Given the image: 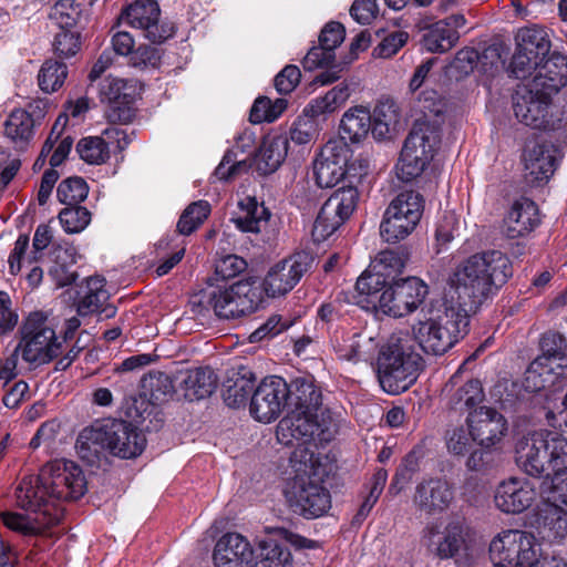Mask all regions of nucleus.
<instances>
[{
	"mask_svg": "<svg viewBox=\"0 0 567 567\" xmlns=\"http://www.w3.org/2000/svg\"><path fill=\"white\" fill-rule=\"evenodd\" d=\"M30 515L3 512L0 514L2 523L10 529L29 535L39 533L41 529L56 524L61 519L59 511L52 512L50 508L41 506L39 509H27Z\"/></svg>",
	"mask_w": 567,
	"mask_h": 567,
	"instance_id": "obj_28",
	"label": "nucleus"
},
{
	"mask_svg": "<svg viewBox=\"0 0 567 567\" xmlns=\"http://www.w3.org/2000/svg\"><path fill=\"white\" fill-rule=\"evenodd\" d=\"M66 75L68 71L64 63L48 60L43 63L39 72V86L43 92H54L62 86Z\"/></svg>",
	"mask_w": 567,
	"mask_h": 567,
	"instance_id": "obj_48",
	"label": "nucleus"
},
{
	"mask_svg": "<svg viewBox=\"0 0 567 567\" xmlns=\"http://www.w3.org/2000/svg\"><path fill=\"white\" fill-rule=\"evenodd\" d=\"M516 463L529 476L545 477L540 494L551 505L567 507V440L547 430L522 437L516 445Z\"/></svg>",
	"mask_w": 567,
	"mask_h": 567,
	"instance_id": "obj_1",
	"label": "nucleus"
},
{
	"mask_svg": "<svg viewBox=\"0 0 567 567\" xmlns=\"http://www.w3.org/2000/svg\"><path fill=\"white\" fill-rule=\"evenodd\" d=\"M203 302L209 306L218 318L237 319L258 309L262 302L261 287L255 279L213 287L203 293L199 303Z\"/></svg>",
	"mask_w": 567,
	"mask_h": 567,
	"instance_id": "obj_12",
	"label": "nucleus"
},
{
	"mask_svg": "<svg viewBox=\"0 0 567 567\" xmlns=\"http://www.w3.org/2000/svg\"><path fill=\"white\" fill-rule=\"evenodd\" d=\"M291 322L282 320L281 316L272 315L265 323L250 334L251 342H258L266 338H272L290 327Z\"/></svg>",
	"mask_w": 567,
	"mask_h": 567,
	"instance_id": "obj_58",
	"label": "nucleus"
},
{
	"mask_svg": "<svg viewBox=\"0 0 567 567\" xmlns=\"http://www.w3.org/2000/svg\"><path fill=\"white\" fill-rule=\"evenodd\" d=\"M559 159L558 150L549 143L528 145L523 154L524 177L529 185L546 183Z\"/></svg>",
	"mask_w": 567,
	"mask_h": 567,
	"instance_id": "obj_23",
	"label": "nucleus"
},
{
	"mask_svg": "<svg viewBox=\"0 0 567 567\" xmlns=\"http://www.w3.org/2000/svg\"><path fill=\"white\" fill-rule=\"evenodd\" d=\"M59 220L68 234L83 231L91 221V213L82 206L70 205L59 213Z\"/></svg>",
	"mask_w": 567,
	"mask_h": 567,
	"instance_id": "obj_51",
	"label": "nucleus"
},
{
	"mask_svg": "<svg viewBox=\"0 0 567 567\" xmlns=\"http://www.w3.org/2000/svg\"><path fill=\"white\" fill-rule=\"evenodd\" d=\"M358 303L370 311L393 318H403L416 311L424 302L427 285L408 277L388 285L381 272H363L357 280Z\"/></svg>",
	"mask_w": 567,
	"mask_h": 567,
	"instance_id": "obj_4",
	"label": "nucleus"
},
{
	"mask_svg": "<svg viewBox=\"0 0 567 567\" xmlns=\"http://www.w3.org/2000/svg\"><path fill=\"white\" fill-rule=\"evenodd\" d=\"M86 482L82 470L72 461L55 460L47 463L38 476H24L16 488V503L22 509L41 506L63 515L62 503L84 495Z\"/></svg>",
	"mask_w": 567,
	"mask_h": 567,
	"instance_id": "obj_2",
	"label": "nucleus"
},
{
	"mask_svg": "<svg viewBox=\"0 0 567 567\" xmlns=\"http://www.w3.org/2000/svg\"><path fill=\"white\" fill-rule=\"evenodd\" d=\"M288 138L282 134H269L264 137L258 154L259 169L265 174L275 172L288 153Z\"/></svg>",
	"mask_w": 567,
	"mask_h": 567,
	"instance_id": "obj_34",
	"label": "nucleus"
},
{
	"mask_svg": "<svg viewBox=\"0 0 567 567\" xmlns=\"http://www.w3.org/2000/svg\"><path fill=\"white\" fill-rule=\"evenodd\" d=\"M351 95L349 84L342 82L329 90L324 95L312 99L306 112L312 116H327L337 112Z\"/></svg>",
	"mask_w": 567,
	"mask_h": 567,
	"instance_id": "obj_37",
	"label": "nucleus"
},
{
	"mask_svg": "<svg viewBox=\"0 0 567 567\" xmlns=\"http://www.w3.org/2000/svg\"><path fill=\"white\" fill-rule=\"evenodd\" d=\"M286 501L293 513L317 518L331 507V496L322 482L311 474L297 475L285 489Z\"/></svg>",
	"mask_w": 567,
	"mask_h": 567,
	"instance_id": "obj_15",
	"label": "nucleus"
},
{
	"mask_svg": "<svg viewBox=\"0 0 567 567\" xmlns=\"http://www.w3.org/2000/svg\"><path fill=\"white\" fill-rule=\"evenodd\" d=\"M290 553L277 544H269L260 547L258 560L251 561L247 567H290Z\"/></svg>",
	"mask_w": 567,
	"mask_h": 567,
	"instance_id": "obj_53",
	"label": "nucleus"
},
{
	"mask_svg": "<svg viewBox=\"0 0 567 567\" xmlns=\"http://www.w3.org/2000/svg\"><path fill=\"white\" fill-rule=\"evenodd\" d=\"M247 267L244 258L237 255H227L220 258L216 264V274L223 279L236 277Z\"/></svg>",
	"mask_w": 567,
	"mask_h": 567,
	"instance_id": "obj_64",
	"label": "nucleus"
},
{
	"mask_svg": "<svg viewBox=\"0 0 567 567\" xmlns=\"http://www.w3.org/2000/svg\"><path fill=\"white\" fill-rule=\"evenodd\" d=\"M464 527L461 522L450 523L444 533V538L439 545L440 555L443 557H454L464 545Z\"/></svg>",
	"mask_w": 567,
	"mask_h": 567,
	"instance_id": "obj_54",
	"label": "nucleus"
},
{
	"mask_svg": "<svg viewBox=\"0 0 567 567\" xmlns=\"http://www.w3.org/2000/svg\"><path fill=\"white\" fill-rule=\"evenodd\" d=\"M33 125L31 115L18 109L12 111L4 122V134L12 141L27 142L32 136Z\"/></svg>",
	"mask_w": 567,
	"mask_h": 567,
	"instance_id": "obj_45",
	"label": "nucleus"
},
{
	"mask_svg": "<svg viewBox=\"0 0 567 567\" xmlns=\"http://www.w3.org/2000/svg\"><path fill=\"white\" fill-rule=\"evenodd\" d=\"M454 499V489L444 478H429L416 486L414 503L426 514L442 513Z\"/></svg>",
	"mask_w": 567,
	"mask_h": 567,
	"instance_id": "obj_26",
	"label": "nucleus"
},
{
	"mask_svg": "<svg viewBox=\"0 0 567 567\" xmlns=\"http://www.w3.org/2000/svg\"><path fill=\"white\" fill-rule=\"evenodd\" d=\"M461 228V218L453 212H446L436 229L437 241L442 244H449L455 237L460 236Z\"/></svg>",
	"mask_w": 567,
	"mask_h": 567,
	"instance_id": "obj_56",
	"label": "nucleus"
},
{
	"mask_svg": "<svg viewBox=\"0 0 567 567\" xmlns=\"http://www.w3.org/2000/svg\"><path fill=\"white\" fill-rule=\"evenodd\" d=\"M540 223L537 205L529 198L515 200L503 220V233L516 239L530 234Z\"/></svg>",
	"mask_w": 567,
	"mask_h": 567,
	"instance_id": "obj_25",
	"label": "nucleus"
},
{
	"mask_svg": "<svg viewBox=\"0 0 567 567\" xmlns=\"http://www.w3.org/2000/svg\"><path fill=\"white\" fill-rule=\"evenodd\" d=\"M359 198L357 188L337 189L322 205L312 228L315 241L328 239L354 212Z\"/></svg>",
	"mask_w": 567,
	"mask_h": 567,
	"instance_id": "obj_16",
	"label": "nucleus"
},
{
	"mask_svg": "<svg viewBox=\"0 0 567 567\" xmlns=\"http://www.w3.org/2000/svg\"><path fill=\"white\" fill-rule=\"evenodd\" d=\"M378 379L389 394L406 391L417 379L423 359L408 331L393 332L378 354Z\"/></svg>",
	"mask_w": 567,
	"mask_h": 567,
	"instance_id": "obj_9",
	"label": "nucleus"
},
{
	"mask_svg": "<svg viewBox=\"0 0 567 567\" xmlns=\"http://www.w3.org/2000/svg\"><path fill=\"white\" fill-rule=\"evenodd\" d=\"M444 440L449 453L454 456L467 455L475 443L471 429L462 424L449 426Z\"/></svg>",
	"mask_w": 567,
	"mask_h": 567,
	"instance_id": "obj_42",
	"label": "nucleus"
},
{
	"mask_svg": "<svg viewBox=\"0 0 567 567\" xmlns=\"http://www.w3.org/2000/svg\"><path fill=\"white\" fill-rule=\"evenodd\" d=\"M440 127L435 123L417 121L404 141L396 174L402 182L419 177L431 163L440 144Z\"/></svg>",
	"mask_w": 567,
	"mask_h": 567,
	"instance_id": "obj_11",
	"label": "nucleus"
},
{
	"mask_svg": "<svg viewBox=\"0 0 567 567\" xmlns=\"http://www.w3.org/2000/svg\"><path fill=\"white\" fill-rule=\"evenodd\" d=\"M301 78V72L296 65L285 66L275 78V87L280 94H288L295 90Z\"/></svg>",
	"mask_w": 567,
	"mask_h": 567,
	"instance_id": "obj_63",
	"label": "nucleus"
},
{
	"mask_svg": "<svg viewBox=\"0 0 567 567\" xmlns=\"http://www.w3.org/2000/svg\"><path fill=\"white\" fill-rule=\"evenodd\" d=\"M465 423L471 429L475 443L485 452L498 449L508 432L505 416L491 406L470 411Z\"/></svg>",
	"mask_w": 567,
	"mask_h": 567,
	"instance_id": "obj_19",
	"label": "nucleus"
},
{
	"mask_svg": "<svg viewBox=\"0 0 567 567\" xmlns=\"http://www.w3.org/2000/svg\"><path fill=\"white\" fill-rule=\"evenodd\" d=\"M99 137L103 138V142L107 145L110 153L115 151L121 152L132 142V134H128L126 130L117 126H110L105 128Z\"/></svg>",
	"mask_w": 567,
	"mask_h": 567,
	"instance_id": "obj_61",
	"label": "nucleus"
},
{
	"mask_svg": "<svg viewBox=\"0 0 567 567\" xmlns=\"http://www.w3.org/2000/svg\"><path fill=\"white\" fill-rule=\"evenodd\" d=\"M287 105L288 103L285 99L271 101L267 96H260L254 102L250 109L249 121L254 124L274 122L284 113Z\"/></svg>",
	"mask_w": 567,
	"mask_h": 567,
	"instance_id": "obj_43",
	"label": "nucleus"
},
{
	"mask_svg": "<svg viewBox=\"0 0 567 567\" xmlns=\"http://www.w3.org/2000/svg\"><path fill=\"white\" fill-rule=\"evenodd\" d=\"M161 53L159 50L151 45H140L133 51L130 56L128 63L137 69H154L159 65Z\"/></svg>",
	"mask_w": 567,
	"mask_h": 567,
	"instance_id": "obj_57",
	"label": "nucleus"
},
{
	"mask_svg": "<svg viewBox=\"0 0 567 567\" xmlns=\"http://www.w3.org/2000/svg\"><path fill=\"white\" fill-rule=\"evenodd\" d=\"M54 51L62 58L74 55L80 49L79 34L71 30H61L53 42Z\"/></svg>",
	"mask_w": 567,
	"mask_h": 567,
	"instance_id": "obj_60",
	"label": "nucleus"
},
{
	"mask_svg": "<svg viewBox=\"0 0 567 567\" xmlns=\"http://www.w3.org/2000/svg\"><path fill=\"white\" fill-rule=\"evenodd\" d=\"M126 89L127 84L122 79H106L101 89L103 101L112 105L109 114L112 121L128 122L133 116L132 110L127 106L131 95Z\"/></svg>",
	"mask_w": 567,
	"mask_h": 567,
	"instance_id": "obj_33",
	"label": "nucleus"
},
{
	"mask_svg": "<svg viewBox=\"0 0 567 567\" xmlns=\"http://www.w3.org/2000/svg\"><path fill=\"white\" fill-rule=\"evenodd\" d=\"M80 157L91 165L104 164L110 158V150L99 136H89L80 140L76 145Z\"/></svg>",
	"mask_w": 567,
	"mask_h": 567,
	"instance_id": "obj_47",
	"label": "nucleus"
},
{
	"mask_svg": "<svg viewBox=\"0 0 567 567\" xmlns=\"http://www.w3.org/2000/svg\"><path fill=\"white\" fill-rule=\"evenodd\" d=\"M409 40V33L405 31H394L386 35L375 48L374 55L382 59L392 58L403 48Z\"/></svg>",
	"mask_w": 567,
	"mask_h": 567,
	"instance_id": "obj_55",
	"label": "nucleus"
},
{
	"mask_svg": "<svg viewBox=\"0 0 567 567\" xmlns=\"http://www.w3.org/2000/svg\"><path fill=\"white\" fill-rule=\"evenodd\" d=\"M339 359L352 363L372 362L379 354V341L368 330L353 333L337 349Z\"/></svg>",
	"mask_w": 567,
	"mask_h": 567,
	"instance_id": "obj_30",
	"label": "nucleus"
},
{
	"mask_svg": "<svg viewBox=\"0 0 567 567\" xmlns=\"http://www.w3.org/2000/svg\"><path fill=\"white\" fill-rule=\"evenodd\" d=\"M512 275L513 266L508 256L501 250L488 249L463 260L453 272L450 286L460 307L475 310L496 293Z\"/></svg>",
	"mask_w": 567,
	"mask_h": 567,
	"instance_id": "obj_3",
	"label": "nucleus"
},
{
	"mask_svg": "<svg viewBox=\"0 0 567 567\" xmlns=\"http://www.w3.org/2000/svg\"><path fill=\"white\" fill-rule=\"evenodd\" d=\"M489 557L495 567H567L563 559L542 558L535 536L519 529L498 533L489 544Z\"/></svg>",
	"mask_w": 567,
	"mask_h": 567,
	"instance_id": "obj_10",
	"label": "nucleus"
},
{
	"mask_svg": "<svg viewBox=\"0 0 567 567\" xmlns=\"http://www.w3.org/2000/svg\"><path fill=\"white\" fill-rule=\"evenodd\" d=\"M60 344L42 312L30 313L21 327V340L13 351L30 364H44L58 355Z\"/></svg>",
	"mask_w": 567,
	"mask_h": 567,
	"instance_id": "obj_14",
	"label": "nucleus"
},
{
	"mask_svg": "<svg viewBox=\"0 0 567 567\" xmlns=\"http://www.w3.org/2000/svg\"><path fill=\"white\" fill-rule=\"evenodd\" d=\"M104 279L95 276L90 277L86 280V292L81 298L78 310L80 315H89L99 311L105 300L107 299V292L104 290Z\"/></svg>",
	"mask_w": 567,
	"mask_h": 567,
	"instance_id": "obj_44",
	"label": "nucleus"
},
{
	"mask_svg": "<svg viewBox=\"0 0 567 567\" xmlns=\"http://www.w3.org/2000/svg\"><path fill=\"white\" fill-rule=\"evenodd\" d=\"M217 386V377L209 368H195L179 372L178 388L189 401L210 396Z\"/></svg>",
	"mask_w": 567,
	"mask_h": 567,
	"instance_id": "obj_29",
	"label": "nucleus"
},
{
	"mask_svg": "<svg viewBox=\"0 0 567 567\" xmlns=\"http://www.w3.org/2000/svg\"><path fill=\"white\" fill-rule=\"evenodd\" d=\"M89 194L86 182L79 176L69 177L62 181L56 189V196L60 203L70 205H79Z\"/></svg>",
	"mask_w": 567,
	"mask_h": 567,
	"instance_id": "obj_50",
	"label": "nucleus"
},
{
	"mask_svg": "<svg viewBox=\"0 0 567 567\" xmlns=\"http://www.w3.org/2000/svg\"><path fill=\"white\" fill-rule=\"evenodd\" d=\"M82 10L74 0H59L51 8L49 18L61 30H70L81 19Z\"/></svg>",
	"mask_w": 567,
	"mask_h": 567,
	"instance_id": "obj_46",
	"label": "nucleus"
},
{
	"mask_svg": "<svg viewBox=\"0 0 567 567\" xmlns=\"http://www.w3.org/2000/svg\"><path fill=\"white\" fill-rule=\"evenodd\" d=\"M252 554V548L244 536L237 533H227L216 543L213 559L217 567L233 563L240 567H247L251 563Z\"/></svg>",
	"mask_w": 567,
	"mask_h": 567,
	"instance_id": "obj_27",
	"label": "nucleus"
},
{
	"mask_svg": "<svg viewBox=\"0 0 567 567\" xmlns=\"http://www.w3.org/2000/svg\"><path fill=\"white\" fill-rule=\"evenodd\" d=\"M316 118V116L308 114L305 107L302 114L297 117L290 128V140L298 145L313 142L319 134Z\"/></svg>",
	"mask_w": 567,
	"mask_h": 567,
	"instance_id": "obj_52",
	"label": "nucleus"
},
{
	"mask_svg": "<svg viewBox=\"0 0 567 567\" xmlns=\"http://www.w3.org/2000/svg\"><path fill=\"white\" fill-rule=\"evenodd\" d=\"M457 375H453L446 383L444 391L450 395L449 405L454 410H474L484 400V392L478 380H470L456 386Z\"/></svg>",
	"mask_w": 567,
	"mask_h": 567,
	"instance_id": "obj_32",
	"label": "nucleus"
},
{
	"mask_svg": "<svg viewBox=\"0 0 567 567\" xmlns=\"http://www.w3.org/2000/svg\"><path fill=\"white\" fill-rule=\"evenodd\" d=\"M536 489L527 478L511 477L502 482L495 493V505L507 514H518L527 509L536 498Z\"/></svg>",
	"mask_w": 567,
	"mask_h": 567,
	"instance_id": "obj_24",
	"label": "nucleus"
},
{
	"mask_svg": "<svg viewBox=\"0 0 567 567\" xmlns=\"http://www.w3.org/2000/svg\"><path fill=\"white\" fill-rule=\"evenodd\" d=\"M240 214L231 218L238 229L246 233H260L268 224L269 212L252 197L239 203Z\"/></svg>",
	"mask_w": 567,
	"mask_h": 567,
	"instance_id": "obj_35",
	"label": "nucleus"
},
{
	"mask_svg": "<svg viewBox=\"0 0 567 567\" xmlns=\"http://www.w3.org/2000/svg\"><path fill=\"white\" fill-rule=\"evenodd\" d=\"M334 52L323 48L319 43L318 47L311 48L306 54L302 65L306 70L312 71L319 68H326L334 62Z\"/></svg>",
	"mask_w": 567,
	"mask_h": 567,
	"instance_id": "obj_59",
	"label": "nucleus"
},
{
	"mask_svg": "<svg viewBox=\"0 0 567 567\" xmlns=\"http://www.w3.org/2000/svg\"><path fill=\"white\" fill-rule=\"evenodd\" d=\"M145 436L131 423L122 420H103L84 427L75 443L78 455L93 463L109 451L122 458H132L145 447Z\"/></svg>",
	"mask_w": 567,
	"mask_h": 567,
	"instance_id": "obj_8",
	"label": "nucleus"
},
{
	"mask_svg": "<svg viewBox=\"0 0 567 567\" xmlns=\"http://www.w3.org/2000/svg\"><path fill=\"white\" fill-rule=\"evenodd\" d=\"M460 38L458 32L446 28L445 22L433 23L423 35V44L431 52H446L452 49Z\"/></svg>",
	"mask_w": 567,
	"mask_h": 567,
	"instance_id": "obj_41",
	"label": "nucleus"
},
{
	"mask_svg": "<svg viewBox=\"0 0 567 567\" xmlns=\"http://www.w3.org/2000/svg\"><path fill=\"white\" fill-rule=\"evenodd\" d=\"M542 355L538 358L553 359L567 349L566 338L558 332H547L540 341Z\"/></svg>",
	"mask_w": 567,
	"mask_h": 567,
	"instance_id": "obj_62",
	"label": "nucleus"
},
{
	"mask_svg": "<svg viewBox=\"0 0 567 567\" xmlns=\"http://www.w3.org/2000/svg\"><path fill=\"white\" fill-rule=\"evenodd\" d=\"M351 150L343 141H329L313 163L316 182L321 188L334 187L347 174Z\"/></svg>",
	"mask_w": 567,
	"mask_h": 567,
	"instance_id": "obj_22",
	"label": "nucleus"
},
{
	"mask_svg": "<svg viewBox=\"0 0 567 567\" xmlns=\"http://www.w3.org/2000/svg\"><path fill=\"white\" fill-rule=\"evenodd\" d=\"M159 13L156 1L136 0L123 10L117 22L142 30L144 37L153 43H162L173 35L174 29L172 25L159 23Z\"/></svg>",
	"mask_w": 567,
	"mask_h": 567,
	"instance_id": "obj_20",
	"label": "nucleus"
},
{
	"mask_svg": "<svg viewBox=\"0 0 567 567\" xmlns=\"http://www.w3.org/2000/svg\"><path fill=\"white\" fill-rule=\"evenodd\" d=\"M567 84V58L551 55L532 81L519 86L513 96L516 118L533 128L545 127L553 93Z\"/></svg>",
	"mask_w": 567,
	"mask_h": 567,
	"instance_id": "obj_7",
	"label": "nucleus"
},
{
	"mask_svg": "<svg viewBox=\"0 0 567 567\" xmlns=\"http://www.w3.org/2000/svg\"><path fill=\"white\" fill-rule=\"evenodd\" d=\"M372 135L375 140L382 141L390 136L391 130L399 122L398 107L393 101L380 102L371 113Z\"/></svg>",
	"mask_w": 567,
	"mask_h": 567,
	"instance_id": "obj_39",
	"label": "nucleus"
},
{
	"mask_svg": "<svg viewBox=\"0 0 567 567\" xmlns=\"http://www.w3.org/2000/svg\"><path fill=\"white\" fill-rule=\"evenodd\" d=\"M210 213V205L206 200L190 204L179 217L177 229L182 235H189L197 229Z\"/></svg>",
	"mask_w": 567,
	"mask_h": 567,
	"instance_id": "obj_49",
	"label": "nucleus"
},
{
	"mask_svg": "<svg viewBox=\"0 0 567 567\" xmlns=\"http://www.w3.org/2000/svg\"><path fill=\"white\" fill-rule=\"evenodd\" d=\"M517 45L529 53L530 56H537L544 60L550 50V41L545 30L532 27L518 31Z\"/></svg>",
	"mask_w": 567,
	"mask_h": 567,
	"instance_id": "obj_40",
	"label": "nucleus"
},
{
	"mask_svg": "<svg viewBox=\"0 0 567 567\" xmlns=\"http://www.w3.org/2000/svg\"><path fill=\"white\" fill-rule=\"evenodd\" d=\"M424 200L420 193L403 190L386 207L380 224L381 237L390 244L405 239L416 228L423 214Z\"/></svg>",
	"mask_w": 567,
	"mask_h": 567,
	"instance_id": "obj_13",
	"label": "nucleus"
},
{
	"mask_svg": "<svg viewBox=\"0 0 567 567\" xmlns=\"http://www.w3.org/2000/svg\"><path fill=\"white\" fill-rule=\"evenodd\" d=\"M255 382L256 379L254 373L250 370L243 368L237 373L236 378L227 381L223 393L225 403L229 408L245 406L248 400H251V395L256 390Z\"/></svg>",
	"mask_w": 567,
	"mask_h": 567,
	"instance_id": "obj_36",
	"label": "nucleus"
},
{
	"mask_svg": "<svg viewBox=\"0 0 567 567\" xmlns=\"http://www.w3.org/2000/svg\"><path fill=\"white\" fill-rule=\"evenodd\" d=\"M559 383L548 359L536 358L527 368L523 379V388L528 392H538Z\"/></svg>",
	"mask_w": 567,
	"mask_h": 567,
	"instance_id": "obj_38",
	"label": "nucleus"
},
{
	"mask_svg": "<svg viewBox=\"0 0 567 567\" xmlns=\"http://www.w3.org/2000/svg\"><path fill=\"white\" fill-rule=\"evenodd\" d=\"M371 125L372 116L370 110L363 105L352 106L341 117V138L339 141L360 143L368 136L369 132L372 133Z\"/></svg>",
	"mask_w": 567,
	"mask_h": 567,
	"instance_id": "obj_31",
	"label": "nucleus"
},
{
	"mask_svg": "<svg viewBox=\"0 0 567 567\" xmlns=\"http://www.w3.org/2000/svg\"><path fill=\"white\" fill-rule=\"evenodd\" d=\"M289 389L287 405L290 415L282 419L278 433L289 432L292 439L330 441L336 432L331 412L322 406L321 392L311 380L301 379Z\"/></svg>",
	"mask_w": 567,
	"mask_h": 567,
	"instance_id": "obj_5",
	"label": "nucleus"
},
{
	"mask_svg": "<svg viewBox=\"0 0 567 567\" xmlns=\"http://www.w3.org/2000/svg\"><path fill=\"white\" fill-rule=\"evenodd\" d=\"M468 322L467 310L458 305L432 302L422 308L411 337L425 353L441 355L466 334Z\"/></svg>",
	"mask_w": 567,
	"mask_h": 567,
	"instance_id": "obj_6",
	"label": "nucleus"
},
{
	"mask_svg": "<svg viewBox=\"0 0 567 567\" xmlns=\"http://www.w3.org/2000/svg\"><path fill=\"white\" fill-rule=\"evenodd\" d=\"M289 386L280 377L265 378L254 391L250 414L262 423L276 420L288 403Z\"/></svg>",
	"mask_w": 567,
	"mask_h": 567,
	"instance_id": "obj_21",
	"label": "nucleus"
},
{
	"mask_svg": "<svg viewBox=\"0 0 567 567\" xmlns=\"http://www.w3.org/2000/svg\"><path fill=\"white\" fill-rule=\"evenodd\" d=\"M312 262L313 257L301 251L275 264L259 284L261 292L270 298L285 296L311 269Z\"/></svg>",
	"mask_w": 567,
	"mask_h": 567,
	"instance_id": "obj_18",
	"label": "nucleus"
},
{
	"mask_svg": "<svg viewBox=\"0 0 567 567\" xmlns=\"http://www.w3.org/2000/svg\"><path fill=\"white\" fill-rule=\"evenodd\" d=\"M359 198L357 188L337 189L322 205L312 228L315 241L328 239L354 212Z\"/></svg>",
	"mask_w": 567,
	"mask_h": 567,
	"instance_id": "obj_17",
	"label": "nucleus"
}]
</instances>
